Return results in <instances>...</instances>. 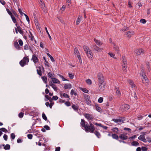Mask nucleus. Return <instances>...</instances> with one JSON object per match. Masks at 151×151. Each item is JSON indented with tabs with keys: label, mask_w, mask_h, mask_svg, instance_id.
<instances>
[{
	"label": "nucleus",
	"mask_w": 151,
	"mask_h": 151,
	"mask_svg": "<svg viewBox=\"0 0 151 151\" xmlns=\"http://www.w3.org/2000/svg\"><path fill=\"white\" fill-rule=\"evenodd\" d=\"M86 123L84 119H81L80 124L82 127H84L85 131L87 132L93 133L95 129L94 125L91 122H89V125L87 122V124H86Z\"/></svg>",
	"instance_id": "nucleus-1"
},
{
	"label": "nucleus",
	"mask_w": 151,
	"mask_h": 151,
	"mask_svg": "<svg viewBox=\"0 0 151 151\" xmlns=\"http://www.w3.org/2000/svg\"><path fill=\"white\" fill-rule=\"evenodd\" d=\"M83 49L89 59L92 60L93 58V54L91 50L87 46L83 47Z\"/></svg>",
	"instance_id": "nucleus-2"
},
{
	"label": "nucleus",
	"mask_w": 151,
	"mask_h": 151,
	"mask_svg": "<svg viewBox=\"0 0 151 151\" xmlns=\"http://www.w3.org/2000/svg\"><path fill=\"white\" fill-rule=\"evenodd\" d=\"M130 106L127 104H124L121 106L119 108V111L120 112H123L127 111L130 108Z\"/></svg>",
	"instance_id": "nucleus-3"
},
{
	"label": "nucleus",
	"mask_w": 151,
	"mask_h": 151,
	"mask_svg": "<svg viewBox=\"0 0 151 151\" xmlns=\"http://www.w3.org/2000/svg\"><path fill=\"white\" fill-rule=\"evenodd\" d=\"M29 60V58L27 57H24L22 60L19 62V64L22 67H23L27 64Z\"/></svg>",
	"instance_id": "nucleus-4"
},
{
	"label": "nucleus",
	"mask_w": 151,
	"mask_h": 151,
	"mask_svg": "<svg viewBox=\"0 0 151 151\" xmlns=\"http://www.w3.org/2000/svg\"><path fill=\"white\" fill-rule=\"evenodd\" d=\"M74 53L78 59L80 61V63L81 64L82 63L81 58V57L79 51L76 47H75L74 49Z\"/></svg>",
	"instance_id": "nucleus-5"
},
{
	"label": "nucleus",
	"mask_w": 151,
	"mask_h": 151,
	"mask_svg": "<svg viewBox=\"0 0 151 151\" xmlns=\"http://www.w3.org/2000/svg\"><path fill=\"white\" fill-rule=\"evenodd\" d=\"M97 78L99 83L104 82V77L101 73H99L97 74Z\"/></svg>",
	"instance_id": "nucleus-6"
},
{
	"label": "nucleus",
	"mask_w": 151,
	"mask_h": 151,
	"mask_svg": "<svg viewBox=\"0 0 151 151\" xmlns=\"http://www.w3.org/2000/svg\"><path fill=\"white\" fill-rule=\"evenodd\" d=\"M84 98L86 101V103L88 105H91V102L90 100V96L88 95L84 94Z\"/></svg>",
	"instance_id": "nucleus-7"
},
{
	"label": "nucleus",
	"mask_w": 151,
	"mask_h": 151,
	"mask_svg": "<svg viewBox=\"0 0 151 151\" xmlns=\"http://www.w3.org/2000/svg\"><path fill=\"white\" fill-rule=\"evenodd\" d=\"M92 49L93 50L97 52H100L102 51V50H103V48H100L99 47L97 46L96 45H93Z\"/></svg>",
	"instance_id": "nucleus-8"
},
{
	"label": "nucleus",
	"mask_w": 151,
	"mask_h": 151,
	"mask_svg": "<svg viewBox=\"0 0 151 151\" xmlns=\"http://www.w3.org/2000/svg\"><path fill=\"white\" fill-rule=\"evenodd\" d=\"M142 83L145 85H147L149 84L148 80L146 75H142Z\"/></svg>",
	"instance_id": "nucleus-9"
},
{
	"label": "nucleus",
	"mask_w": 151,
	"mask_h": 151,
	"mask_svg": "<svg viewBox=\"0 0 151 151\" xmlns=\"http://www.w3.org/2000/svg\"><path fill=\"white\" fill-rule=\"evenodd\" d=\"M105 83L104 82L99 83V90L101 91H103L104 89Z\"/></svg>",
	"instance_id": "nucleus-10"
},
{
	"label": "nucleus",
	"mask_w": 151,
	"mask_h": 151,
	"mask_svg": "<svg viewBox=\"0 0 151 151\" xmlns=\"http://www.w3.org/2000/svg\"><path fill=\"white\" fill-rule=\"evenodd\" d=\"M144 52V50L141 49L136 50L134 51V53H135L137 55L143 54Z\"/></svg>",
	"instance_id": "nucleus-11"
},
{
	"label": "nucleus",
	"mask_w": 151,
	"mask_h": 151,
	"mask_svg": "<svg viewBox=\"0 0 151 151\" xmlns=\"http://www.w3.org/2000/svg\"><path fill=\"white\" fill-rule=\"evenodd\" d=\"M39 2L40 4L41 7L42 8V11L45 12H47L46 8L45 6V4L43 3L41 0H40Z\"/></svg>",
	"instance_id": "nucleus-12"
},
{
	"label": "nucleus",
	"mask_w": 151,
	"mask_h": 151,
	"mask_svg": "<svg viewBox=\"0 0 151 151\" xmlns=\"http://www.w3.org/2000/svg\"><path fill=\"white\" fill-rule=\"evenodd\" d=\"M84 116L88 120H91L93 118V115L89 114H84Z\"/></svg>",
	"instance_id": "nucleus-13"
},
{
	"label": "nucleus",
	"mask_w": 151,
	"mask_h": 151,
	"mask_svg": "<svg viewBox=\"0 0 151 151\" xmlns=\"http://www.w3.org/2000/svg\"><path fill=\"white\" fill-rule=\"evenodd\" d=\"M134 34V31H129L127 32L126 35L129 38L130 37L133 35Z\"/></svg>",
	"instance_id": "nucleus-14"
},
{
	"label": "nucleus",
	"mask_w": 151,
	"mask_h": 151,
	"mask_svg": "<svg viewBox=\"0 0 151 151\" xmlns=\"http://www.w3.org/2000/svg\"><path fill=\"white\" fill-rule=\"evenodd\" d=\"M32 60L35 63H38L39 61L38 58L35 55H33Z\"/></svg>",
	"instance_id": "nucleus-15"
},
{
	"label": "nucleus",
	"mask_w": 151,
	"mask_h": 151,
	"mask_svg": "<svg viewBox=\"0 0 151 151\" xmlns=\"http://www.w3.org/2000/svg\"><path fill=\"white\" fill-rule=\"evenodd\" d=\"M119 137L121 139L124 140L128 139V136L124 134H121L119 135Z\"/></svg>",
	"instance_id": "nucleus-16"
},
{
	"label": "nucleus",
	"mask_w": 151,
	"mask_h": 151,
	"mask_svg": "<svg viewBox=\"0 0 151 151\" xmlns=\"http://www.w3.org/2000/svg\"><path fill=\"white\" fill-rule=\"evenodd\" d=\"M16 25L17 26V24H16ZM17 28L19 32L22 35H23L24 34V32L22 30V29L19 26H17Z\"/></svg>",
	"instance_id": "nucleus-17"
},
{
	"label": "nucleus",
	"mask_w": 151,
	"mask_h": 151,
	"mask_svg": "<svg viewBox=\"0 0 151 151\" xmlns=\"http://www.w3.org/2000/svg\"><path fill=\"white\" fill-rule=\"evenodd\" d=\"M138 139L144 142H146V140L145 138V136L144 135H140Z\"/></svg>",
	"instance_id": "nucleus-18"
},
{
	"label": "nucleus",
	"mask_w": 151,
	"mask_h": 151,
	"mask_svg": "<svg viewBox=\"0 0 151 151\" xmlns=\"http://www.w3.org/2000/svg\"><path fill=\"white\" fill-rule=\"evenodd\" d=\"M112 120L113 121L115 122L116 123H118V124H120L123 122L121 119H113Z\"/></svg>",
	"instance_id": "nucleus-19"
},
{
	"label": "nucleus",
	"mask_w": 151,
	"mask_h": 151,
	"mask_svg": "<svg viewBox=\"0 0 151 151\" xmlns=\"http://www.w3.org/2000/svg\"><path fill=\"white\" fill-rule=\"evenodd\" d=\"M14 47L17 50H19L20 49V47L19 45L17 42H14Z\"/></svg>",
	"instance_id": "nucleus-20"
},
{
	"label": "nucleus",
	"mask_w": 151,
	"mask_h": 151,
	"mask_svg": "<svg viewBox=\"0 0 151 151\" xmlns=\"http://www.w3.org/2000/svg\"><path fill=\"white\" fill-rule=\"evenodd\" d=\"M71 85L70 83L65 84L64 85V88L65 89H69L71 88Z\"/></svg>",
	"instance_id": "nucleus-21"
},
{
	"label": "nucleus",
	"mask_w": 151,
	"mask_h": 151,
	"mask_svg": "<svg viewBox=\"0 0 151 151\" xmlns=\"http://www.w3.org/2000/svg\"><path fill=\"white\" fill-rule=\"evenodd\" d=\"M122 58L123 59L122 60V66H127V60L124 57H122Z\"/></svg>",
	"instance_id": "nucleus-22"
},
{
	"label": "nucleus",
	"mask_w": 151,
	"mask_h": 151,
	"mask_svg": "<svg viewBox=\"0 0 151 151\" xmlns=\"http://www.w3.org/2000/svg\"><path fill=\"white\" fill-rule=\"evenodd\" d=\"M60 96L62 98V97H63L65 98H68L69 99H70V97L69 96L65 93H60Z\"/></svg>",
	"instance_id": "nucleus-23"
},
{
	"label": "nucleus",
	"mask_w": 151,
	"mask_h": 151,
	"mask_svg": "<svg viewBox=\"0 0 151 151\" xmlns=\"http://www.w3.org/2000/svg\"><path fill=\"white\" fill-rule=\"evenodd\" d=\"M113 47L114 49L116 52L117 53H118L119 50V47L116 45V44H114Z\"/></svg>",
	"instance_id": "nucleus-24"
},
{
	"label": "nucleus",
	"mask_w": 151,
	"mask_h": 151,
	"mask_svg": "<svg viewBox=\"0 0 151 151\" xmlns=\"http://www.w3.org/2000/svg\"><path fill=\"white\" fill-rule=\"evenodd\" d=\"M131 145L133 146H137L139 145V143L137 141H134L131 142Z\"/></svg>",
	"instance_id": "nucleus-25"
},
{
	"label": "nucleus",
	"mask_w": 151,
	"mask_h": 151,
	"mask_svg": "<svg viewBox=\"0 0 151 151\" xmlns=\"http://www.w3.org/2000/svg\"><path fill=\"white\" fill-rule=\"evenodd\" d=\"M94 40L95 42L98 45H101L102 44L101 42L99 40L96 39L94 38Z\"/></svg>",
	"instance_id": "nucleus-26"
},
{
	"label": "nucleus",
	"mask_w": 151,
	"mask_h": 151,
	"mask_svg": "<svg viewBox=\"0 0 151 151\" xmlns=\"http://www.w3.org/2000/svg\"><path fill=\"white\" fill-rule=\"evenodd\" d=\"M52 81L53 83H60V81L57 79L55 78H52Z\"/></svg>",
	"instance_id": "nucleus-27"
},
{
	"label": "nucleus",
	"mask_w": 151,
	"mask_h": 151,
	"mask_svg": "<svg viewBox=\"0 0 151 151\" xmlns=\"http://www.w3.org/2000/svg\"><path fill=\"white\" fill-rule=\"evenodd\" d=\"M81 17H82L80 15H79L78 16V17L76 20V25H78L79 24L81 20Z\"/></svg>",
	"instance_id": "nucleus-28"
},
{
	"label": "nucleus",
	"mask_w": 151,
	"mask_h": 151,
	"mask_svg": "<svg viewBox=\"0 0 151 151\" xmlns=\"http://www.w3.org/2000/svg\"><path fill=\"white\" fill-rule=\"evenodd\" d=\"M128 83L133 88L135 87V85L133 83V81L131 80H129L128 81Z\"/></svg>",
	"instance_id": "nucleus-29"
},
{
	"label": "nucleus",
	"mask_w": 151,
	"mask_h": 151,
	"mask_svg": "<svg viewBox=\"0 0 151 151\" xmlns=\"http://www.w3.org/2000/svg\"><path fill=\"white\" fill-rule=\"evenodd\" d=\"M112 137L114 139H116L117 140H118L119 137L116 134H113L111 135Z\"/></svg>",
	"instance_id": "nucleus-30"
},
{
	"label": "nucleus",
	"mask_w": 151,
	"mask_h": 151,
	"mask_svg": "<svg viewBox=\"0 0 151 151\" xmlns=\"http://www.w3.org/2000/svg\"><path fill=\"white\" fill-rule=\"evenodd\" d=\"M115 90L116 92V94L117 95L119 96L121 95V93L119 91V89L118 87H116Z\"/></svg>",
	"instance_id": "nucleus-31"
},
{
	"label": "nucleus",
	"mask_w": 151,
	"mask_h": 151,
	"mask_svg": "<svg viewBox=\"0 0 151 151\" xmlns=\"http://www.w3.org/2000/svg\"><path fill=\"white\" fill-rule=\"evenodd\" d=\"M94 133L98 138H100L101 134L99 132L97 131H95L94 132Z\"/></svg>",
	"instance_id": "nucleus-32"
},
{
	"label": "nucleus",
	"mask_w": 151,
	"mask_h": 151,
	"mask_svg": "<svg viewBox=\"0 0 151 151\" xmlns=\"http://www.w3.org/2000/svg\"><path fill=\"white\" fill-rule=\"evenodd\" d=\"M42 79L45 83H47V77L46 76H43L42 77Z\"/></svg>",
	"instance_id": "nucleus-33"
},
{
	"label": "nucleus",
	"mask_w": 151,
	"mask_h": 151,
	"mask_svg": "<svg viewBox=\"0 0 151 151\" xmlns=\"http://www.w3.org/2000/svg\"><path fill=\"white\" fill-rule=\"evenodd\" d=\"M11 18H12V19L13 21V22L15 23H17V20L16 19L13 15H12L10 16Z\"/></svg>",
	"instance_id": "nucleus-34"
},
{
	"label": "nucleus",
	"mask_w": 151,
	"mask_h": 151,
	"mask_svg": "<svg viewBox=\"0 0 151 151\" xmlns=\"http://www.w3.org/2000/svg\"><path fill=\"white\" fill-rule=\"evenodd\" d=\"M132 96L135 99L137 100V96L136 93L135 92H134L133 93L131 94Z\"/></svg>",
	"instance_id": "nucleus-35"
},
{
	"label": "nucleus",
	"mask_w": 151,
	"mask_h": 151,
	"mask_svg": "<svg viewBox=\"0 0 151 151\" xmlns=\"http://www.w3.org/2000/svg\"><path fill=\"white\" fill-rule=\"evenodd\" d=\"M72 108L75 110H78V107L77 105H73L72 106Z\"/></svg>",
	"instance_id": "nucleus-36"
},
{
	"label": "nucleus",
	"mask_w": 151,
	"mask_h": 151,
	"mask_svg": "<svg viewBox=\"0 0 151 151\" xmlns=\"http://www.w3.org/2000/svg\"><path fill=\"white\" fill-rule=\"evenodd\" d=\"M45 97L50 102H52V99L50 97H49L48 95H46L45 96Z\"/></svg>",
	"instance_id": "nucleus-37"
},
{
	"label": "nucleus",
	"mask_w": 151,
	"mask_h": 151,
	"mask_svg": "<svg viewBox=\"0 0 151 151\" xmlns=\"http://www.w3.org/2000/svg\"><path fill=\"white\" fill-rule=\"evenodd\" d=\"M10 145L9 144H6L4 147L5 150H9L10 149Z\"/></svg>",
	"instance_id": "nucleus-38"
},
{
	"label": "nucleus",
	"mask_w": 151,
	"mask_h": 151,
	"mask_svg": "<svg viewBox=\"0 0 151 151\" xmlns=\"http://www.w3.org/2000/svg\"><path fill=\"white\" fill-rule=\"evenodd\" d=\"M47 56L50 58L52 62H54L55 61L54 59L50 55V54H49V53H47Z\"/></svg>",
	"instance_id": "nucleus-39"
},
{
	"label": "nucleus",
	"mask_w": 151,
	"mask_h": 151,
	"mask_svg": "<svg viewBox=\"0 0 151 151\" xmlns=\"http://www.w3.org/2000/svg\"><path fill=\"white\" fill-rule=\"evenodd\" d=\"M95 106L96 107V109L97 110V111H98L99 112L101 111V108L99 107L98 105L97 104L95 105Z\"/></svg>",
	"instance_id": "nucleus-40"
},
{
	"label": "nucleus",
	"mask_w": 151,
	"mask_h": 151,
	"mask_svg": "<svg viewBox=\"0 0 151 151\" xmlns=\"http://www.w3.org/2000/svg\"><path fill=\"white\" fill-rule=\"evenodd\" d=\"M122 70L123 72L126 73L127 71V67L125 66H122Z\"/></svg>",
	"instance_id": "nucleus-41"
},
{
	"label": "nucleus",
	"mask_w": 151,
	"mask_h": 151,
	"mask_svg": "<svg viewBox=\"0 0 151 151\" xmlns=\"http://www.w3.org/2000/svg\"><path fill=\"white\" fill-rule=\"evenodd\" d=\"M45 30L46 31V32L47 33V35H48V36H49V37L50 40H51V39H52L51 38V36H50V34H49V32H48V31L47 30V28L46 27H45Z\"/></svg>",
	"instance_id": "nucleus-42"
},
{
	"label": "nucleus",
	"mask_w": 151,
	"mask_h": 151,
	"mask_svg": "<svg viewBox=\"0 0 151 151\" xmlns=\"http://www.w3.org/2000/svg\"><path fill=\"white\" fill-rule=\"evenodd\" d=\"M68 75L69 77L71 79H72L73 78L74 75L73 73H68Z\"/></svg>",
	"instance_id": "nucleus-43"
},
{
	"label": "nucleus",
	"mask_w": 151,
	"mask_h": 151,
	"mask_svg": "<svg viewBox=\"0 0 151 151\" xmlns=\"http://www.w3.org/2000/svg\"><path fill=\"white\" fill-rule=\"evenodd\" d=\"M66 3L67 5L70 6L71 5V0H67Z\"/></svg>",
	"instance_id": "nucleus-44"
},
{
	"label": "nucleus",
	"mask_w": 151,
	"mask_h": 151,
	"mask_svg": "<svg viewBox=\"0 0 151 151\" xmlns=\"http://www.w3.org/2000/svg\"><path fill=\"white\" fill-rule=\"evenodd\" d=\"M86 83L89 85H90L92 83V82L91 80L88 79L86 80Z\"/></svg>",
	"instance_id": "nucleus-45"
},
{
	"label": "nucleus",
	"mask_w": 151,
	"mask_h": 151,
	"mask_svg": "<svg viewBox=\"0 0 151 151\" xmlns=\"http://www.w3.org/2000/svg\"><path fill=\"white\" fill-rule=\"evenodd\" d=\"M42 118H43V119L45 120V121H47V117L45 115V114L44 113H43L42 114Z\"/></svg>",
	"instance_id": "nucleus-46"
},
{
	"label": "nucleus",
	"mask_w": 151,
	"mask_h": 151,
	"mask_svg": "<svg viewBox=\"0 0 151 151\" xmlns=\"http://www.w3.org/2000/svg\"><path fill=\"white\" fill-rule=\"evenodd\" d=\"M112 131L113 132H116L117 133V132L119 131V129L117 127H115L113 128L112 129Z\"/></svg>",
	"instance_id": "nucleus-47"
},
{
	"label": "nucleus",
	"mask_w": 151,
	"mask_h": 151,
	"mask_svg": "<svg viewBox=\"0 0 151 151\" xmlns=\"http://www.w3.org/2000/svg\"><path fill=\"white\" fill-rule=\"evenodd\" d=\"M65 6L64 5H63L62 7L60 8V11L61 12H63L65 10Z\"/></svg>",
	"instance_id": "nucleus-48"
},
{
	"label": "nucleus",
	"mask_w": 151,
	"mask_h": 151,
	"mask_svg": "<svg viewBox=\"0 0 151 151\" xmlns=\"http://www.w3.org/2000/svg\"><path fill=\"white\" fill-rule=\"evenodd\" d=\"M103 100V98L102 97H100L98 100V102L99 103H101Z\"/></svg>",
	"instance_id": "nucleus-49"
},
{
	"label": "nucleus",
	"mask_w": 151,
	"mask_h": 151,
	"mask_svg": "<svg viewBox=\"0 0 151 151\" xmlns=\"http://www.w3.org/2000/svg\"><path fill=\"white\" fill-rule=\"evenodd\" d=\"M37 74L40 76H41L42 75V72L41 71V70L40 69H37Z\"/></svg>",
	"instance_id": "nucleus-50"
},
{
	"label": "nucleus",
	"mask_w": 151,
	"mask_h": 151,
	"mask_svg": "<svg viewBox=\"0 0 151 151\" xmlns=\"http://www.w3.org/2000/svg\"><path fill=\"white\" fill-rule=\"evenodd\" d=\"M6 11H7V13H8V14L10 15V16H11L12 15V13L8 9V8H6Z\"/></svg>",
	"instance_id": "nucleus-51"
},
{
	"label": "nucleus",
	"mask_w": 151,
	"mask_h": 151,
	"mask_svg": "<svg viewBox=\"0 0 151 151\" xmlns=\"http://www.w3.org/2000/svg\"><path fill=\"white\" fill-rule=\"evenodd\" d=\"M0 130L2 131H3V132H4L5 133H6L7 132V130L4 128H2L0 129Z\"/></svg>",
	"instance_id": "nucleus-52"
},
{
	"label": "nucleus",
	"mask_w": 151,
	"mask_h": 151,
	"mask_svg": "<svg viewBox=\"0 0 151 151\" xmlns=\"http://www.w3.org/2000/svg\"><path fill=\"white\" fill-rule=\"evenodd\" d=\"M58 76L60 78H61L63 81H67V79H65L64 77L62 75L60 74H58Z\"/></svg>",
	"instance_id": "nucleus-53"
},
{
	"label": "nucleus",
	"mask_w": 151,
	"mask_h": 151,
	"mask_svg": "<svg viewBox=\"0 0 151 151\" xmlns=\"http://www.w3.org/2000/svg\"><path fill=\"white\" fill-rule=\"evenodd\" d=\"M58 98V97L56 96H54L52 98V100L56 101Z\"/></svg>",
	"instance_id": "nucleus-54"
},
{
	"label": "nucleus",
	"mask_w": 151,
	"mask_h": 151,
	"mask_svg": "<svg viewBox=\"0 0 151 151\" xmlns=\"http://www.w3.org/2000/svg\"><path fill=\"white\" fill-rule=\"evenodd\" d=\"M142 151H147V148L145 147H142L141 149Z\"/></svg>",
	"instance_id": "nucleus-55"
},
{
	"label": "nucleus",
	"mask_w": 151,
	"mask_h": 151,
	"mask_svg": "<svg viewBox=\"0 0 151 151\" xmlns=\"http://www.w3.org/2000/svg\"><path fill=\"white\" fill-rule=\"evenodd\" d=\"M70 94L72 95H74L76 96L77 95L76 93L74 92V90L73 89L71 90L70 92Z\"/></svg>",
	"instance_id": "nucleus-56"
},
{
	"label": "nucleus",
	"mask_w": 151,
	"mask_h": 151,
	"mask_svg": "<svg viewBox=\"0 0 151 151\" xmlns=\"http://www.w3.org/2000/svg\"><path fill=\"white\" fill-rule=\"evenodd\" d=\"M23 115L24 113L22 112H21L18 115V116L20 118H22L23 116Z\"/></svg>",
	"instance_id": "nucleus-57"
},
{
	"label": "nucleus",
	"mask_w": 151,
	"mask_h": 151,
	"mask_svg": "<svg viewBox=\"0 0 151 151\" xmlns=\"http://www.w3.org/2000/svg\"><path fill=\"white\" fill-rule=\"evenodd\" d=\"M12 12L16 17H17L18 16V14L16 13V12L13 10H12Z\"/></svg>",
	"instance_id": "nucleus-58"
},
{
	"label": "nucleus",
	"mask_w": 151,
	"mask_h": 151,
	"mask_svg": "<svg viewBox=\"0 0 151 151\" xmlns=\"http://www.w3.org/2000/svg\"><path fill=\"white\" fill-rule=\"evenodd\" d=\"M140 22L142 24H145L146 22V21L144 19H141L140 20Z\"/></svg>",
	"instance_id": "nucleus-59"
},
{
	"label": "nucleus",
	"mask_w": 151,
	"mask_h": 151,
	"mask_svg": "<svg viewBox=\"0 0 151 151\" xmlns=\"http://www.w3.org/2000/svg\"><path fill=\"white\" fill-rule=\"evenodd\" d=\"M18 42L20 45L22 46L23 45V42L22 40H18Z\"/></svg>",
	"instance_id": "nucleus-60"
},
{
	"label": "nucleus",
	"mask_w": 151,
	"mask_h": 151,
	"mask_svg": "<svg viewBox=\"0 0 151 151\" xmlns=\"http://www.w3.org/2000/svg\"><path fill=\"white\" fill-rule=\"evenodd\" d=\"M137 137V136L136 135H134L133 136L130 137H129V139H132V140H133L135 138Z\"/></svg>",
	"instance_id": "nucleus-61"
},
{
	"label": "nucleus",
	"mask_w": 151,
	"mask_h": 151,
	"mask_svg": "<svg viewBox=\"0 0 151 151\" xmlns=\"http://www.w3.org/2000/svg\"><path fill=\"white\" fill-rule=\"evenodd\" d=\"M108 54L111 57L113 58H114V56H115V55L113 53H112L111 52H109L108 53Z\"/></svg>",
	"instance_id": "nucleus-62"
},
{
	"label": "nucleus",
	"mask_w": 151,
	"mask_h": 151,
	"mask_svg": "<svg viewBox=\"0 0 151 151\" xmlns=\"http://www.w3.org/2000/svg\"><path fill=\"white\" fill-rule=\"evenodd\" d=\"M82 91L84 92L85 93H88V91L86 88H82Z\"/></svg>",
	"instance_id": "nucleus-63"
},
{
	"label": "nucleus",
	"mask_w": 151,
	"mask_h": 151,
	"mask_svg": "<svg viewBox=\"0 0 151 151\" xmlns=\"http://www.w3.org/2000/svg\"><path fill=\"white\" fill-rule=\"evenodd\" d=\"M11 137L13 139H14L15 137V135L14 133H12L11 134Z\"/></svg>",
	"instance_id": "nucleus-64"
}]
</instances>
